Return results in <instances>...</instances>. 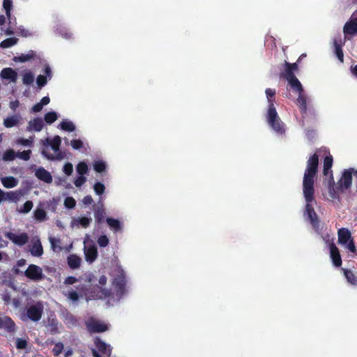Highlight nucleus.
<instances>
[{"mask_svg":"<svg viewBox=\"0 0 357 357\" xmlns=\"http://www.w3.org/2000/svg\"><path fill=\"white\" fill-rule=\"evenodd\" d=\"M112 288L106 287L107 278L105 275L100 276L97 289L88 292L84 286H77L76 289H68L63 291V295L73 303L77 302L79 298L85 297L88 301L93 299H103L107 301L109 306L118 303L127 293L124 271L120 266L113 268Z\"/></svg>","mask_w":357,"mask_h":357,"instance_id":"f257e3e1","label":"nucleus"},{"mask_svg":"<svg viewBox=\"0 0 357 357\" xmlns=\"http://www.w3.org/2000/svg\"><path fill=\"white\" fill-rule=\"evenodd\" d=\"M318 164V158H309L303 181V192L306 202L305 215H307L311 224L314 227L317 224V218L312 204L314 202V183Z\"/></svg>","mask_w":357,"mask_h":357,"instance_id":"f03ea898","label":"nucleus"},{"mask_svg":"<svg viewBox=\"0 0 357 357\" xmlns=\"http://www.w3.org/2000/svg\"><path fill=\"white\" fill-rule=\"evenodd\" d=\"M288 85L290 89L295 93H298L296 99V105L298 106L302 116L304 117L307 113V97L305 93L304 89L301 82L296 77L287 80Z\"/></svg>","mask_w":357,"mask_h":357,"instance_id":"7ed1b4c3","label":"nucleus"},{"mask_svg":"<svg viewBox=\"0 0 357 357\" xmlns=\"http://www.w3.org/2000/svg\"><path fill=\"white\" fill-rule=\"evenodd\" d=\"M44 305L43 302L36 301L28 304L20 314V318L23 321H31L38 322L40 320L43 314Z\"/></svg>","mask_w":357,"mask_h":357,"instance_id":"20e7f679","label":"nucleus"},{"mask_svg":"<svg viewBox=\"0 0 357 357\" xmlns=\"http://www.w3.org/2000/svg\"><path fill=\"white\" fill-rule=\"evenodd\" d=\"M266 119L270 128L278 135H284L285 134L286 126L280 118L275 107H268Z\"/></svg>","mask_w":357,"mask_h":357,"instance_id":"39448f33","label":"nucleus"},{"mask_svg":"<svg viewBox=\"0 0 357 357\" xmlns=\"http://www.w3.org/2000/svg\"><path fill=\"white\" fill-rule=\"evenodd\" d=\"M338 243L352 253L356 252V248L351 237V231L346 228L338 230Z\"/></svg>","mask_w":357,"mask_h":357,"instance_id":"423d86ee","label":"nucleus"},{"mask_svg":"<svg viewBox=\"0 0 357 357\" xmlns=\"http://www.w3.org/2000/svg\"><path fill=\"white\" fill-rule=\"evenodd\" d=\"M333 158H324L323 174L325 176V179L328 182L329 191L332 192L335 185V181L333 175V171L331 169L333 166Z\"/></svg>","mask_w":357,"mask_h":357,"instance_id":"0eeeda50","label":"nucleus"},{"mask_svg":"<svg viewBox=\"0 0 357 357\" xmlns=\"http://www.w3.org/2000/svg\"><path fill=\"white\" fill-rule=\"evenodd\" d=\"M24 274L27 278L33 281H40L44 278L43 269L35 264H30Z\"/></svg>","mask_w":357,"mask_h":357,"instance_id":"6e6552de","label":"nucleus"},{"mask_svg":"<svg viewBox=\"0 0 357 357\" xmlns=\"http://www.w3.org/2000/svg\"><path fill=\"white\" fill-rule=\"evenodd\" d=\"M88 239H89V236L86 235L84 238V251L85 259L87 262L92 263L97 258L98 251H97V248L94 244H93V245L87 244Z\"/></svg>","mask_w":357,"mask_h":357,"instance_id":"1a4fd4ad","label":"nucleus"},{"mask_svg":"<svg viewBox=\"0 0 357 357\" xmlns=\"http://www.w3.org/2000/svg\"><path fill=\"white\" fill-rule=\"evenodd\" d=\"M92 222L91 214L87 215H82L78 217H73L72 218L70 226L73 228H87Z\"/></svg>","mask_w":357,"mask_h":357,"instance_id":"9d476101","label":"nucleus"},{"mask_svg":"<svg viewBox=\"0 0 357 357\" xmlns=\"http://www.w3.org/2000/svg\"><path fill=\"white\" fill-rule=\"evenodd\" d=\"M5 236L10 240L14 244L19 246L25 245L29 240V236L26 233L6 232Z\"/></svg>","mask_w":357,"mask_h":357,"instance_id":"9b49d317","label":"nucleus"},{"mask_svg":"<svg viewBox=\"0 0 357 357\" xmlns=\"http://www.w3.org/2000/svg\"><path fill=\"white\" fill-rule=\"evenodd\" d=\"M86 327L89 331L94 333L104 332L108 329V326L106 324L95 319H89L86 322Z\"/></svg>","mask_w":357,"mask_h":357,"instance_id":"f8f14e48","label":"nucleus"},{"mask_svg":"<svg viewBox=\"0 0 357 357\" xmlns=\"http://www.w3.org/2000/svg\"><path fill=\"white\" fill-rule=\"evenodd\" d=\"M29 251L33 257H40L43 255V248L38 237H36L32 240V244Z\"/></svg>","mask_w":357,"mask_h":357,"instance_id":"ddd939ff","label":"nucleus"},{"mask_svg":"<svg viewBox=\"0 0 357 357\" xmlns=\"http://www.w3.org/2000/svg\"><path fill=\"white\" fill-rule=\"evenodd\" d=\"M95 344L99 351L102 353L103 357H109L111 354L112 348L110 345L106 344L105 342L99 338L95 340Z\"/></svg>","mask_w":357,"mask_h":357,"instance_id":"4468645a","label":"nucleus"},{"mask_svg":"<svg viewBox=\"0 0 357 357\" xmlns=\"http://www.w3.org/2000/svg\"><path fill=\"white\" fill-rule=\"evenodd\" d=\"M106 222L107 225L109 227L110 229L114 233L122 232L123 229V224L121 221L117 219L107 218L106 219Z\"/></svg>","mask_w":357,"mask_h":357,"instance_id":"2eb2a0df","label":"nucleus"},{"mask_svg":"<svg viewBox=\"0 0 357 357\" xmlns=\"http://www.w3.org/2000/svg\"><path fill=\"white\" fill-rule=\"evenodd\" d=\"M0 329H3L7 332H12L15 329V324L10 317L0 316Z\"/></svg>","mask_w":357,"mask_h":357,"instance_id":"dca6fc26","label":"nucleus"},{"mask_svg":"<svg viewBox=\"0 0 357 357\" xmlns=\"http://www.w3.org/2000/svg\"><path fill=\"white\" fill-rule=\"evenodd\" d=\"M331 258L335 266H340L342 264L341 257L338 248L335 244L331 243L329 245Z\"/></svg>","mask_w":357,"mask_h":357,"instance_id":"f3484780","label":"nucleus"},{"mask_svg":"<svg viewBox=\"0 0 357 357\" xmlns=\"http://www.w3.org/2000/svg\"><path fill=\"white\" fill-rule=\"evenodd\" d=\"M0 76L2 79L10 80L13 82H15L17 79V72L11 68H3L0 73Z\"/></svg>","mask_w":357,"mask_h":357,"instance_id":"a211bd4d","label":"nucleus"},{"mask_svg":"<svg viewBox=\"0 0 357 357\" xmlns=\"http://www.w3.org/2000/svg\"><path fill=\"white\" fill-rule=\"evenodd\" d=\"M35 175L38 179L47 183H50L52 181V175L44 168L40 167L37 169L36 170Z\"/></svg>","mask_w":357,"mask_h":357,"instance_id":"6ab92c4d","label":"nucleus"},{"mask_svg":"<svg viewBox=\"0 0 357 357\" xmlns=\"http://www.w3.org/2000/svg\"><path fill=\"white\" fill-rule=\"evenodd\" d=\"M43 125V119L37 117L29 122L27 128L30 131L40 132L42 130Z\"/></svg>","mask_w":357,"mask_h":357,"instance_id":"aec40b11","label":"nucleus"},{"mask_svg":"<svg viewBox=\"0 0 357 357\" xmlns=\"http://www.w3.org/2000/svg\"><path fill=\"white\" fill-rule=\"evenodd\" d=\"M344 32L345 34H357V17L347 22L344 26Z\"/></svg>","mask_w":357,"mask_h":357,"instance_id":"412c9836","label":"nucleus"},{"mask_svg":"<svg viewBox=\"0 0 357 357\" xmlns=\"http://www.w3.org/2000/svg\"><path fill=\"white\" fill-rule=\"evenodd\" d=\"M24 192L23 190L11 191L5 193V198L6 200L17 202L24 196Z\"/></svg>","mask_w":357,"mask_h":357,"instance_id":"4be33fe9","label":"nucleus"},{"mask_svg":"<svg viewBox=\"0 0 357 357\" xmlns=\"http://www.w3.org/2000/svg\"><path fill=\"white\" fill-rule=\"evenodd\" d=\"M334 46H335V52L336 54V56L338 59V60L340 62L344 61V54L342 50V43L341 39H335L334 40Z\"/></svg>","mask_w":357,"mask_h":357,"instance_id":"5701e85b","label":"nucleus"},{"mask_svg":"<svg viewBox=\"0 0 357 357\" xmlns=\"http://www.w3.org/2000/svg\"><path fill=\"white\" fill-rule=\"evenodd\" d=\"M49 241L51 245V248L54 252H59L63 250V248L61 246V241L60 240V238L50 236H49Z\"/></svg>","mask_w":357,"mask_h":357,"instance_id":"b1692460","label":"nucleus"},{"mask_svg":"<svg viewBox=\"0 0 357 357\" xmlns=\"http://www.w3.org/2000/svg\"><path fill=\"white\" fill-rule=\"evenodd\" d=\"M68 264L72 269H77L81 264V259L76 255H70L68 257Z\"/></svg>","mask_w":357,"mask_h":357,"instance_id":"393cba45","label":"nucleus"},{"mask_svg":"<svg viewBox=\"0 0 357 357\" xmlns=\"http://www.w3.org/2000/svg\"><path fill=\"white\" fill-rule=\"evenodd\" d=\"M3 185L6 188H12L17 185L18 180L13 176H6L1 178Z\"/></svg>","mask_w":357,"mask_h":357,"instance_id":"a878e982","label":"nucleus"},{"mask_svg":"<svg viewBox=\"0 0 357 357\" xmlns=\"http://www.w3.org/2000/svg\"><path fill=\"white\" fill-rule=\"evenodd\" d=\"M31 153V151L30 149L22 152L17 151V153L13 149H8L2 156H29Z\"/></svg>","mask_w":357,"mask_h":357,"instance_id":"bb28decb","label":"nucleus"},{"mask_svg":"<svg viewBox=\"0 0 357 357\" xmlns=\"http://www.w3.org/2000/svg\"><path fill=\"white\" fill-rule=\"evenodd\" d=\"M20 122V117L17 115H13L10 117H7L3 121V125L6 128H12L17 126Z\"/></svg>","mask_w":357,"mask_h":357,"instance_id":"cd10ccee","label":"nucleus"},{"mask_svg":"<svg viewBox=\"0 0 357 357\" xmlns=\"http://www.w3.org/2000/svg\"><path fill=\"white\" fill-rule=\"evenodd\" d=\"M59 128L67 132H73L75 130V126L68 120H63L59 124Z\"/></svg>","mask_w":357,"mask_h":357,"instance_id":"c85d7f7f","label":"nucleus"},{"mask_svg":"<svg viewBox=\"0 0 357 357\" xmlns=\"http://www.w3.org/2000/svg\"><path fill=\"white\" fill-rule=\"evenodd\" d=\"M34 218L39 222H44L47 219V213L43 208L38 207L34 211Z\"/></svg>","mask_w":357,"mask_h":357,"instance_id":"c756f323","label":"nucleus"},{"mask_svg":"<svg viewBox=\"0 0 357 357\" xmlns=\"http://www.w3.org/2000/svg\"><path fill=\"white\" fill-rule=\"evenodd\" d=\"M268 106V107H275L274 102H275V90L273 89H266L265 91Z\"/></svg>","mask_w":357,"mask_h":357,"instance_id":"7c9ffc66","label":"nucleus"},{"mask_svg":"<svg viewBox=\"0 0 357 357\" xmlns=\"http://www.w3.org/2000/svg\"><path fill=\"white\" fill-rule=\"evenodd\" d=\"M36 54L33 51L31 50L28 54H22L20 56L15 57V61L20 62H26L34 58Z\"/></svg>","mask_w":357,"mask_h":357,"instance_id":"2f4dec72","label":"nucleus"},{"mask_svg":"<svg viewBox=\"0 0 357 357\" xmlns=\"http://www.w3.org/2000/svg\"><path fill=\"white\" fill-rule=\"evenodd\" d=\"M52 149L56 152L59 151V148L61 146V139L59 136H55L52 139L48 141Z\"/></svg>","mask_w":357,"mask_h":357,"instance_id":"473e14b6","label":"nucleus"},{"mask_svg":"<svg viewBox=\"0 0 357 357\" xmlns=\"http://www.w3.org/2000/svg\"><path fill=\"white\" fill-rule=\"evenodd\" d=\"M344 272V275L346 277L348 282H349L351 284H357V278L355 276L354 273L349 270L347 269H342Z\"/></svg>","mask_w":357,"mask_h":357,"instance_id":"72a5a7b5","label":"nucleus"},{"mask_svg":"<svg viewBox=\"0 0 357 357\" xmlns=\"http://www.w3.org/2000/svg\"><path fill=\"white\" fill-rule=\"evenodd\" d=\"M17 42L18 39L16 38H8L1 41L0 47L2 48H8L17 44Z\"/></svg>","mask_w":357,"mask_h":357,"instance_id":"f704fd0d","label":"nucleus"},{"mask_svg":"<svg viewBox=\"0 0 357 357\" xmlns=\"http://www.w3.org/2000/svg\"><path fill=\"white\" fill-rule=\"evenodd\" d=\"M57 119L58 116L55 112H49L44 116V120L47 124L53 123Z\"/></svg>","mask_w":357,"mask_h":357,"instance_id":"c9c22d12","label":"nucleus"},{"mask_svg":"<svg viewBox=\"0 0 357 357\" xmlns=\"http://www.w3.org/2000/svg\"><path fill=\"white\" fill-rule=\"evenodd\" d=\"M311 156L314 157H326V156H332L331 155L330 151L326 147H321L319 149H317L315 153L312 155Z\"/></svg>","mask_w":357,"mask_h":357,"instance_id":"e433bc0d","label":"nucleus"},{"mask_svg":"<svg viewBox=\"0 0 357 357\" xmlns=\"http://www.w3.org/2000/svg\"><path fill=\"white\" fill-rule=\"evenodd\" d=\"M280 77L285 79L287 81L296 77L294 72L289 68L285 67L284 71L281 73Z\"/></svg>","mask_w":357,"mask_h":357,"instance_id":"4c0bfd02","label":"nucleus"},{"mask_svg":"<svg viewBox=\"0 0 357 357\" xmlns=\"http://www.w3.org/2000/svg\"><path fill=\"white\" fill-rule=\"evenodd\" d=\"M34 81V76L32 73L26 72L23 75L22 82L24 84L29 85Z\"/></svg>","mask_w":357,"mask_h":357,"instance_id":"58836bf2","label":"nucleus"},{"mask_svg":"<svg viewBox=\"0 0 357 357\" xmlns=\"http://www.w3.org/2000/svg\"><path fill=\"white\" fill-rule=\"evenodd\" d=\"M78 175H85L88 172V166L84 162H79L76 167Z\"/></svg>","mask_w":357,"mask_h":357,"instance_id":"ea45409f","label":"nucleus"},{"mask_svg":"<svg viewBox=\"0 0 357 357\" xmlns=\"http://www.w3.org/2000/svg\"><path fill=\"white\" fill-rule=\"evenodd\" d=\"M13 3L11 0H3V7L6 11V16L8 17H10V11L12 9Z\"/></svg>","mask_w":357,"mask_h":357,"instance_id":"a19ab883","label":"nucleus"},{"mask_svg":"<svg viewBox=\"0 0 357 357\" xmlns=\"http://www.w3.org/2000/svg\"><path fill=\"white\" fill-rule=\"evenodd\" d=\"M93 167L97 172H102L106 169V164L102 160H98L94 163Z\"/></svg>","mask_w":357,"mask_h":357,"instance_id":"79ce46f5","label":"nucleus"},{"mask_svg":"<svg viewBox=\"0 0 357 357\" xmlns=\"http://www.w3.org/2000/svg\"><path fill=\"white\" fill-rule=\"evenodd\" d=\"M105 187L104 184L100 182H97L93 185V190L96 195H101L105 192Z\"/></svg>","mask_w":357,"mask_h":357,"instance_id":"37998d69","label":"nucleus"},{"mask_svg":"<svg viewBox=\"0 0 357 357\" xmlns=\"http://www.w3.org/2000/svg\"><path fill=\"white\" fill-rule=\"evenodd\" d=\"M33 208V202L31 201H26L23 207L20 209L19 212L22 213H29Z\"/></svg>","mask_w":357,"mask_h":357,"instance_id":"c03bdc74","label":"nucleus"},{"mask_svg":"<svg viewBox=\"0 0 357 357\" xmlns=\"http://www.w3.org/2000/svg\"><path fill=\"white\" fill-rule=\"evenodd\" d=\"M98 243L100 247L105 248L109 243V238L106 235H101L98 238Z\"/></svg>","mask_w":357,"mask_h":357,"instance_id":"a18cd8bd","label":"nucleus"},{"mask_svg":"<svg viewBox=\"0 0 357 357\" xmlns=\"http://www.w3.org/2000/svg\"><path fill=\"white\" fill-rule=\"evenodd\" d=\"M75 200L71 197H68L64 200V206L68 208H73L75 206Z\"/></svg>","mask_w":357,"mask_h":357,"instance_id":"49530a36","label":"nucleus"},{"mask_svg":"<svg viewBox=\"0 0 357 357\" xmlns=\"http://www.w3.org/2000/svg\"><path fill=\"white\" fill-rule=\"evenodd\" d=\"M86 181L84 175H78L74 181V184L76 187H81Z\"/></svg>","mask_w":357,"mask_h":357,"instance_id":"de8ad7c7","label":"nucleus"},{"mask_svg":"<svg viewBox=\"0 0 357 357\" xmlns=\"http://www.w3.org/2000/svg\"><path fill=\"white\" fill-rule=\"evenodd\" d=\"M47 77L45 75H40L37 77L36 83L39 88L43 87L47 84Z\"/></svg>","mask_w":357,"mask_h":357,"instance_id":"09e8293b","label":"nucleus"},{"mask_svg":"<svg viewBox=\"0 0 357 357\" xmlns=\"http://www.w3.org/2000/svg\"><path fill=\"white\" fill-rule=\"evenodd\" d=\"M16 347L18 349H24L27 347V341L23 338H17Z\"/></svg>","mask_w":357,"mask_h":357,"instance_id":"8fccbe9b","label":"nucleus"},{"mask_svg":"<svg viewBox=\"0 0 357 357\" xmlns=\"http://www.w3.org/2000/svg\"><path fill=\"white\" fill-rule=\"evenodd\" d=\"M70 145L75 150L80 149L83 147V142L81 139H73L70 141Z\"/></svg>","mask_w":357,"mask_h":357,"instance_id":"3c124183","label":"nucleus"},{"mask_svg":"<svg viewBox=\"0 0 357 357\" xmlns=\"http://www.w3.org/2000/svg\"><path fill=\"white\" fill-rule=\"evenodd\" d=\"M63 349V344L61 342H57L55 344L52 351L55 356H59Z\"/></svg>","mask_w":357,"mask_h":357,"instance_id":"603ef678","label":"nucleus"},{"mask_svg":"<svg viewBox=\"0 0 357 357\" xmlns=\"http://www.w3.org/2000/svg\"><path fill=\"white\" fill-rule=\"evenodd\" d=\"M63 172L66 175L70 176L72 174L73 170V167L72 164H70V163L66 164L63 166Z\"/></svg>","mask_w":357,"mask_h":357,"instance_id":"864d4df0","label":"nucleus"},{"mask_svg":"<svg viewBox=\"0 0 357 357\" xmlns=\"http://www.w3.org/2000/svg\"><path fill=\"white\" fill-rule=\"evenodd\" d=\"M17 143L19 144H21L23 146H31V145L32 144V141L31 139H28L20 138V139H17Z\"/></svg>","mask_w":357,"mask_h":357,"instance_id":"5fc2aeb1","label":"nucleus"},{"mask_svg":"<svg viewBox=\"0 0 357 357\" xmlns=\"http://www.w3.org/2000/svg\"><path fill=\"white\" fill-rule=\"evenodd\" d=\"M77 281V279L73 276H69L64 281L65 284H73Z\"/></svg>","mask_w":357,"mask_h":357,"instance_id":"6e6d98bb","label":"nucleus"},{"mask_svg":"<svg viewBox=\"0 0 357 357\" xmlns=\"http://www.w3.org/2000/svg\"><path fill=\"white\" fill-rule=\"evenodd\" d=\"M285 67L291 68L294 72L297 71L298 70V66L297 63H290L288 62H285Z\"/></svg>","mask_w":357,"mask_h":357,"instance_id":"4d7b16f0","label":"nucleus"},{"mask_svg":"<svg viewBox=\"0 0 357 357\" xmlns=\"http://www.w3.org/2000/svg\"><path fill=\"white\" fill-rule=\"evenodd\" d=\"M43 107V106L40 102H38L33 106L31 110L33 112L36 113L40 112Z\"/></svg>","mask_w":357,"mask_h":357,"instance_id":"13d9d810","label":"nucleus"},{"mask_svg":"<svg viewBox=\"0 0 357 357\" xmlns=\"http://www.w3.org/2000/svg\"><path fill=\"white\" fill-rule=\"evenodd\" d=\"M104 218V211H98L96 213V219L98 222H100Z\"/></svg>","mask_w":357,"mask_h":357,"instance_id":"bf43d9fd","label":"nucleus"},{"mask_svg":"<svg viewBox=\"0 0 357 357\" xmlns=\"http://www.w3.org/2000/svg\"><path fill=\"white\" fill-rule=\"evenodd\" d=\"M19 33L21 36L23 37H28L31 36V33L29 32V31L25 29H19Z\"/></svg>","mask_w":357,"mask_h":357,"instance_id":"052dcab7","label":"nucleus"},{"mask_svg":"<svg viewBox=\"0 0 357 357\" xmlns=\"http://www.w3.org/2000/svg\"><path fill=\"white\" fill-rule=\"evenodd\" d=\"M92 202H93V199L90 195L85 196L82 199V203L84 205H89V204H92Z\"/></svg>","mask_w":357,"mask_h":357,"instance_id":"680f3d73","label":"nucleus"},{"mask_svg":"<svg viewBox=\"0 0 357 357\" xmlns=\"http://www.w3.org/2000/svg\"><path fill=\"white\" fill-rule=\"evenodd\" d=\"M19 105H20V102L17 100L11 101L10 102V107L13 111H15L16 109L19 107Z\"/></svg>","mask_w":357,"mask_h":357,"instance_id":"e2e57ef3","label":"nucleus"},{"mask_svg":"<svg viewBox=\"0 0 357 357\" xmlns=\"http://www.w3.org/2000/svg\"><path fill=\"white\" fill-rule=\"evenodd\" d=\"M50 99L48 96H45L43 97L41 100H40V103L44 106V105H47L50 103Z\"/></svg>","mask_w":357,"mask_h":357,"instance_id":"0e129e2a","label":"nucleus"},{"mask_svg":"<svg viewBox=\"0 0 357 357\" xmlns=\"http://www.w3.org/2000/svg\"><path fill=\"white\" fill-rule=\"evenodd\" d=\"M26 264V261L24 259H21L17 261V266H24Z\"/></svg>","mask_w":357,"mask_h":357,"instance_id":"69168bd1","label":"nucleus"},{"mask_svg":"<svg viewBox=\"0 0 357 357\" xmlns=\"http://www.w3.org/2000/svg\"><path fill=\"white\" fill-rule=\"evenodd\" d=\"M351 72L352 75L357 77V64L354 67H351Z\"/></svg>","mask_w":357,"mask_h":357,"instance_id":"338daca9","label":"nucleus"},{"mask_svg":"<svg viewBox=\"0 0 357 357\" xmlns=\"http://www.w3.org/2000/svg\"><path fill=\"white\" fill-rule=\"evenodd\" d=\"M44 72L45 73V76H51V69L49 66H46L45 68Z\"/></svg>","mask_w":357,"mask_h":357,"instance_id":"774afa93","label":"nucleus"}]
</instances>
